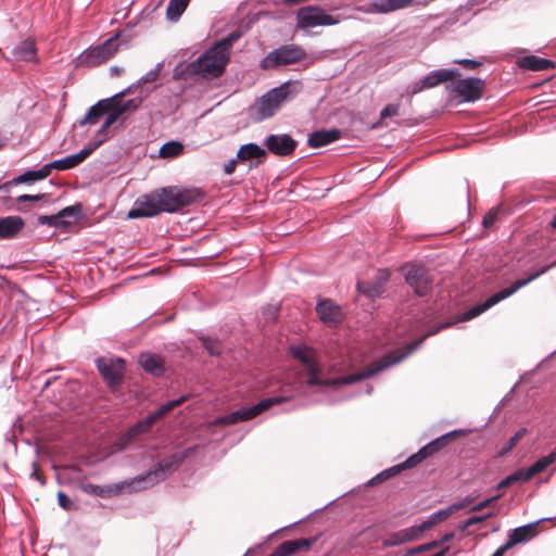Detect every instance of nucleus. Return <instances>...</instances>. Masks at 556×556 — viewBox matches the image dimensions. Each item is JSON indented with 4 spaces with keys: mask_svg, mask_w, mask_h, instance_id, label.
I'll return each mask as SVG.
<instances>
[{
    "mask_svg": "<svg viewBox=\"0 0 556 556\" xmlns=\"http://www.w3.org/2000/svg\"><path fill=\"white\" fill-rule=\"evenodd\" d=\"M415 349V345H409L406 351H393L389 354H386L379 361L372 362L369 364L364 370L350 374L343 377H339L336 379H321L320 378V367L319 364L315 359L314 350L307 348L305 345H298L291 348V353L294 358L299 359L307 371V380L306 383L308 386H321V387H337L342 384H352L362 380H365L388 367L397 364L402 359H404L408 354H410Z\"/></svg>",
    "mask_w": 556,
    "mask_h": 556,
    "instance_id": "obj_1",
    "label": "nucleus"
},
{
    "mask_svg": "<svg viewBox=\"0 0 556 556\" xmlns=\"http://www.w3.org/2000/svg\"><path fill=\"white\" fill-rule=\"evenodd\" d=\"M240 37L241 33L236 30L215 42L201 56L188 64L187 72L206 79L222 76L230 60L231 48Z\"/></svg>",
    "mask_w": 556,
    "mask_h": 556,
    "instance_id": "obj_2",
    "label": "nucleus"
},
{
    "mask_svg": "<svg viewBox=\"0 0 556 556\" xmlns=\"http://www.w3.org/2000/svg\"><path fill=\"white\" fill-rule=\"evenodd\" d=\"M301 88L302 85L300 81H287L269 90L255 103V119L263 121L274 116L280 105L288 99L298 94Z\"/></svg>",
    "mask_w": 556,
    "mask_h": 556,
    "instance_id": "obj_3",
    "label": "nucleus"
},
{
    "mask_svg": "<svg viewBox=\"0 0 556 556\" xmlns=\"http://www.w3.org/2000/svg\"><path fill=\"white\" fill-rule=\"evenodd\" d=\"M160 195V205L163 212L175 213L203 199L204 193L198 188H181L169 186L155 189Z\"/></svg>",
    "mask_w": 556,
    "mask_h": 556,
    "instance_id": "obj_4",
    "label": "nucleus"
},
{
    "mask_svg": "<svg viewBox=\"0 0 556 556\" xmlns=\"http://www.w3.org/2000/svg\"><path fill=\"white\" fill-rule=\"evenodd\" d=\"M556 266V261L549 265L541 267L538 271L534 274H531L525 279H518L516 280L509 288L503 289L490 298H488L483 303L477 304L469 308L467 312L464 313L462 320H469L472 319L480 314L484 313L495 304L500 303L501 301L507 299L508 296L513 295L515 292H517L520 288L527 286L534 279L539 278L541 275L548 271L551 268Z\"/></svg>",
    "mask_w": 556,
    "mask_h": 556,
    "instance_id": "obj_5",
    "label": "nucleus"
},
{
    "mask_svg": "<svg viewBox=\"0 0 556 556\" xmlns=\"http://www.w3.org/2000/svg\"><path fill=\"white\" fill-rule=\"evenodd\" d=\"M306 58L305 50L299 45H283L270 51L260 63L264 71L274 70L280 66L293 65Z\"/></svg>",
    "mask_w": 556,
    "mask_h": 556,
    "instance_id": "obj_6",
    "label": "nucleus"
},
{
    "mask_svg": "<svg viewBox=\"0 0 556 556\" xmlns=\"http://www.w3.org/2000/svg\"><path fill=\"white\" fill-rule=\"evenodd\" d=\"M198 446H191L184 451L172 454L170 456L162 459L157 464V468L155 470L147 472V475L139 477L134 480L131 483H141L147 482L150 485L155 484L156 482L165 479L166 472H172L178 469V467L195 451Z\"/></svg>",
    "mask_w": 556,
    "mask_h": 556,
    "instance_id": "obj_7",
    "label": "nucleus"
},
{
    "mask_svg": "<svg viewBox=\"0 0 556 556\" xmlns=\"http://www.w3.org/2000/svg\"><path fill=\"white\" fill-rule=\"evenodd\" d=\"M286 401V397L282 396H275V397H267L258 402L257 404L248 407L242 408L236 412H232L228 415L218 417L211 421V426H229L235 425L239 421H247L250 419H253L254 417L258 416L263 412L267 410L274 405L281 404Z\"/></svg>",
    "mask_w": 556,
    "mask_h": 556,
    "instance_id": "obj_8",
    "label": "nucleus"
},
{
    "mask_svg": "<svg viewBox=\"0 0 556 556\" xmlns=\"http://www.w3.org/2000/svg\"><path fill=\"white\" fill-rule=\"evenodd\" d=\"M339 23L333 15L325 12L319 7L307 5L298 10L296 26L301 29H309L318 26H331Z\"/></svg>",
    "mask_w": 556,
    "mask_h": 556,
    "instance_id": "obj_9",
    "label": "nucleus"
},
{
    "mask_svg": "<svg viewBox=\"0 0 556 556\" xmlns=\"http://www.w3.org/2000/svg\"><path fill=\"white\" fill-rule=\"evenodd\" d=\"M117 48L116 39L110 38L103 43L84 51L78 58V63L86 67L98 66L111 59L116 53Z\"/></svg>",
    "mask_w": 556,
    "mask_h": 556,
    "instance_id": "obj_10",
    "label": "nucleus"
},
{
    "mask_svg": "<svg viewBox=\"0 0 556 556\" xmlns=\"http://www.w3.org/2000/svg\"><path fill=\"white\" fill-rule=\"evenodd\" d=\"M406 268L405 280L414 292L418 296L429 294L433 286V277L429 269L419 264L407 265Z\"/></svg>",
    "mask_w": 556,
    "mask_h": 556,
    "instance_id": "obj_11",
    "label": "nucleus"
},
{
    "mask_svg": "<svg viewBox=\"0 0 556 556\" xmlns=\"http://www.w3.org/2000/svg\"><path fill=\"white\" fill-rule=\"evenodd\" d=\"M160 195L155 190L140 195L135 201L132 208L128 211L127 218H146L159 215L163 212L160 205Z\"/></svg>",
    "mask_w": 556,
    "mask_h": 556,
    "instance_id": "obj_12",
    "label": "nucleus"
},
{
    "mask_svg": "<svg viewBox=\"0 0 556 556\" xmlns=\"http://www.w3.org/2000/svg\"><path fill=\"white\" fill-rule=\"evenodd\" d=\"M189 399V395H182L177 400L169 401L166 404L162 405L156 412L150 414L146 419L137 422L135 426H132L128 432L127 435L129 438L137 437L141 433H144L150 430V428L162 417H164L166 414H168L170 410L176 408L177 406L184 404Z\"/></svg>",
    "mask_w": 556,
    "mask_h": 556,
    "instance_id": "obj_13",
    "label": "nucleus"
},
{
    "mask_svg": "<svg viewBox=\"0 0 556 556\" xmlns=\"http://www.w3.org/2000/svg\"><path fill=\"white\" fill-rule=\"evenodd\" d=\"M98 369L111 388L118 387L124 378L125 361L123 358L101 357L97 361Z\"/></svg>",
    "mask_w": 556,
    "mask_h": 556,
    "instance_id": "obj_14",
    "label": "nucleus"
},
{
    "mask_svg": "<svg viewBox=\"0 0 556 556\" xmlns=\"http://www.w3.org/2000/svg\"><path fill=\"white\" fill-rule=\"evenodd\" d=\"M81 213V205L75 204L61 210L54 215H40L38 223L55 228H67L73 225Z\"/></svg>",
    "mask_w": 556,
    "mask_h": 556,
    "instance_id": "obj_15",
    "label": "nucleus"
},
{
    "mask_svg": "<svg viewBox=\"0 0 556 556\" xmlns=\"http://www.w3.org/2000/svg\"><path fill=\"white\" fill-rule=\"evenodd\" d=\"M485 83L481 78H465L458 79L453 85V92H455L463 101L473 102L482 97Z\"/></svg>",
    "mask_w": 556,
    "mask_h": 556,
    "instance_id": "obj_16",
    "label": "nucleus"
},
{
    "mask_svg": "<svg viewBox=\"0 0 556 556\" xmlns=\"http://www.w3.org/2000/svg\"><path fill=\"white\" fill-rule=\"evenodd\" d=\"M460 76V73L458 70H439L431 72L429 75H427L425 78L416 81L413 86L412 93H418L425 89L433 88L441 83H445L448 80H453Z\"/></svg>",
    "mask_w": 556,
    "mask_h": 556,
    "instance_id": "obj_17",
    "label": "nucleus"
},
{
    "mask_svg": "<svg viewBox=\"0 0 556 556\" xmlns=\"http://www.w3.org/2000/svg\"><path fill=\"white\" fill-rule=\"evenodd\" d=\"M103 140L104 139L99 140L96 144L87 147L76 154L67 155L64 159L55 160L51 163H48L47 167L49 169V173L51 174L52 169L67 170L78 166L80 163H83L87 157L91 155V153L103 142Z\"/></svg>",
    "mask_w": 556,
    "mask_h": 556,
    "instance_id": "obj_18",
    "label": "nucleus"
},
{
    "mask_svg": "<svg viewBox=\"0 0 556 556\" xmlns=\"http://www.w3.org/2000/svg\"><path fill=\"white\" fill-rule=\"evenodd\" d=\"M264 144L270 153L279 156L291 155L296 148V141L288 134L269 135Z\"/></svg>",
    "mask_w": 556,
    "mask_h": 556,
    "instance_id": "obj_19",
    "label": "nucleus"
},
{
    "mask_svg": "<svg viewBox=\"0 0 556 556\" xmlns=\"http://www.w3.org/2000/svg\"><path fill=\"white\" fill-rule=\"evenodd\" d=\"M421 534L422 532L421 529L419 528V525L413 526L390 533L387 538L382 540V545L384 547L397 546L404 543L416 541L421 536Z\"/></svg>",
    "mask_w": 556,
    "mask_h": 556,
    "instance_id": "obj_20",
    "label": "nucleus"
},
{
    "mask_svg": "<svg viewBox=\"0 0 556 556\" xmlns=\"http://www.w3.org/2000/svg\"><path fill=\"white\" fill-rule=\"evenodd\" d=\"M390 274L387 270H381L372 281H362L357 283L359 292L368 298L380 296L384 292V285L389 280Z\"/></svg>",
    "mask_w": 556,
    "mask_h": 556,
    "instance_id": "obj_21",
    "label": "nucleus"
},
{
    "mask_svg": "<svg viewBox=\"0 0 556 556\" xmlns=\"http://www.w3.org/2000/svg\"><path fill=\"white\" fill-rule=\"evenodd\" d=\"M319 318L328 325H337L342 320V312L340 306L331 300H323L316 306Z\"/></svg>",
    "mask_w": 556,
    "mask_h": 556,
    "instance_id": "obj_22",
    "label": "nucleus"
},
{
    "mask_svg": "<svg viewBox=\"0 0 556 556\" xmlns=\"http://www.w3.org/2000/svg\"><path fill=\"white\" fill-rule=\"evenodd\" d=\"M314 539H298L291 541H285L280 545H278L271 554L268 556H290L300 551L308 549L313 543Z\"/></svg>",
    "mask_w": 556,
    "mask_h": 556,
    "instance_id": "obj_23",
    "label": "nucleus"
},
{
    "mask_svg": "<svg viewBox=\"0 0 556 556\" xmlns=\"http://www.w3.org/2000/svg\"><path fill=\"white\" fill-rule=\"evenodd\" d=\"M538 533V523H529L519 528L514 529L508 534V540L505 543L506 548L527 542L534 538Z\"/></svg>",
    "mask_w": 556,
    "mask_h": 556,
    "instance_id": "obj_24",
    "label": "nucleus"
},
{
    "mask_svg": "<svg viewBox=\"0 0 556 556\" xmlns=\"http://www.w3.org/2000/svg\"><path fill=\"white\" fill-rule=\"evenodd\" d=\"M123 94H114L105 99L106 118L100 127L98 135H104L105 131L123 115L118 108V98Z\"/></svg>",
    "mask_w": 556,
    "mask_h": 556,
    "instance_id": "obj_25",
    "label": "nucleus"
},
{
    "mask_svg": "<svg viewBox=\"0 0 556 556\" xmlns=\"http://www.w3.org/2000/svg\"><path fill=\"white\" fill-rule=\"evenodd\" d=\"M464 434L463 430H454L448 433H445L435 440L431 441L424 447H421L422 452L425 453L426 457H430L433 454L438 453L442 448H444L446 445H448L452 441H454L456 438Z\"/></svg>",
    "mask_w": 556,
    "mask_h": 556,
    "instance_id": "obj_26",
    "label": "nucleus"
},
{
    "mask_svg": "<svg viewBox=\"0 0 556 556\" xmlns=\"http://www.w3.org/2000/svg\"><path fill=\"white\" fill-rule=\"evenodd\" d=\"M341 138L339 129L316 130L308 137V146L312 148H320L327 146Z\"/></svg>",
    "mask_w": 556,
    "mask_h": 556,
    "instance_id": "obj_27",
    "label": "nucleus"
},
{
    "mask_svg": "<svg viewBox=\"0 0 556 556\" xmlns=\"http://www.w3.org/2000/svg\"><path fill=\"white\" fill-rule=\"evenodd\" d=\"M126 485L125 482L118 483V484H112V485H97L92 483H85L81 485V490L91 495L100 496V497H111L118 495L124 486Z\"/></svg>",
    "mask_w": 556,
    "mask_h": 556,
    "instance_id": "obj_28",
    "label": "nucleus"
},
{
    "mask_svg": "<svg viewBox=\"0 0 556 556\" xmlns=\"http://www.w3.org/2000/svg\"><path fill=\"white\" fill-rule=\"evenodd\" d=\"M24 220L20 216L0 218V238L9 239L15 237L24 228Z\"/></svg>",
    "mask_w": 556,
    "mask_h": 556,
    "instance_id": "obj_29",
    "label": "nucleus"
},
{
    "mask_svg": "<svg viewBox=\"0 0 556 556\" xmlns=\"http://www.w3.org/2000/svg\"><path fill=\"white\" fill-rule=\"evenodd\" d=\"M414 0H378L370 4V12L374 13H390L396 10L410 7Z\"/></svg>",
    "mask_w": 556,
    "mask_h": 556,
    "instance_id": "obj_30",
    "label": "nucleus"
},
{
    "mask_svg": "<svg viewBox=\"0 0 556 556\" xmlns=\"http://www.w3.org/2000/svg\"><path fill=\"white\" fill-rule=\"evenodd\" d=\"M519 65L523 70L540 72L554 68L556 63L548 59H543L535 55H527L520 59Z\"/></svg>",
    "mask_w": 556,
    "mask_h": 556,
    "instance_id": "obj_31",
    "label": "nucleus"
},
{
    "mask_svg": "<svg viewBox=\"0 0 556 556\" xmlns=\"http://www.w3.org/2000/svg\"><path fill=\"white\" fill-rule=\"evenodd\" d=\"M266 151L256 143L243 144L237 152V159L239 162H245L250 160H257L258 162H263L266 159Z\"/></svg>",
    "mask_w": 556,
    "mask_h": 556,
    "instance_id": "obj_32",
    "label": "nucleus"
},
{
    "mask_svg": "<svg viewBox=\"0 0 556 556\" xmlns=\"http://www.w3.org/2000/svg\"><path fill=\"white\" fill-rule=\"evenodd\" d=\"M139 362L142 368L153 376L159 377L164 372V362L159 355L141 354Z\"/></svg>",
    "mask_w": 556,
    "mask_h": 556,
    "instance_id": "obj_33",
    "label": "nucleus"
},
{
    "mask_svg": "<svg viewBox=\"0 0 556 556\" xmlns=\"http://www.w3.org/2000/svg\"><path fill=\"white\" fill-rule=\"evenodd\" d=\"M460 506L459 505H452L445 509H441L433 515H431L427 520L422 521L419 525V528L421 529V532L430 530L435 525L446 520L455 510H457Z\"/></svg>",
    "mask_w": 556,
    "mask_h": 556,
    "instance_id": "obj_34",
    "label": "nucleus"
},
{
    "mask_svg": "<svg viewBox=\"0 0 556 556\" xmlns=\"http://www.w3.org/2000/svg\"><path fill=\"white\" fill-rule=\"evenodd\" d=\"M105 108V99L99 100L96 104H93L85 115L83 119L79 121L80 126L85 125H96L99 123L100 118L106 113Z\"/></svg>",
    "mask_w": 556,
    "mask_h": 556,
    "instance_id": "obj_35",
    "label": "nucleus"
},
{
    "mask_svg": "<svg viewBox=\"0 0 556 556\" xmlns=\"http://www.w3.org/2000/svg\"><path fill=\"white\" fill-rule=\"evenodd\" d=\"M49 175H50V173H49V169L46 164L43 167H41L38 170H27V172L23 173L22 175L15 177L9 184L21 185V184H26L29 181L42 180V179L47 178Z\"/></svg>",
    "mask_w": 556,
    "mask_h": 556,
    "instance_id": "obj_36",
    "label": "nucleus"
},
{
    "mask_svg": "<svg viewBox=\"0 0 556 556\" xmlns=\"http://www.w3.org/2000/svg\"><path fill=\"white\" fill-rule=\"evenodd\" d=\"M190 0H169L166 8V17L170 22H177L186 11Z\"/></svg>",
    "mask_w": 556,
    "mask_h": 556,
    "instance_id": "obj_37",
    "label": "nucleus"
},
{
    "mask_svg": "<svg viewBox=\"0 0 556 556\" xmlns=\"http://www.w3.org/2000/svg\"><path fill=\"white\" fill-rule=\"evenodd\" d=\"M184 144L179 141L172 140L165 142L159 150V155L161 159H174L182 154Z\"/></svg>",
    "mask_w": 556,
    "mask_h": 556,
    "instance_id": "obj_38",
    "label": "nucleus"
},
{
    "mask_svg": "<svg viewBox=\"0 0 556 556\" xmlns=\"http://www.w3.org/2000/svg\"><path fill=\"white\" fill-rule=\"evenodd\" d=\"M556 460V452H553L546 456L541 457L533 463L529 468V473L532 478L544 471L549 465Z\"/></svg>",
    "mask_w": 556,
    "mask_h": 556,
    "instance_id": "obj_39",
    "label": "nucleus"
},
{
    "mask_svg": "<svg viewBox=\"0 0 556 556\" xmlns=\"http://www.w3.org/2000/svg\"><path fill=\"white\" fill-rule=\"evenodd\" d=\"M399 473H401L399 466L397 465L392 466V467L381 471L380 473H378L374 478H371L368 481V485H370V486L378 485V484L389 480L390 478H393V477L397 476Z\"/></svg>",
    "mask_w": 556,
    "mask_h": 556,
    "instance_id": "obj_40",
    "label": "nucleus"
},
{
    "mask_svg": "<svg viewBox=\"0 0 556 556\" xmlns=\"http://www.w3.org/2000/svg\"><path fill=\"white\" fill-rule=\"evenodd\" d=\"M141 98L129 100H124L123 97L118 98V108L121 109L122 114L136 112L141 106Z\"/></svg>",
    "mask_w": 556,
    "mask_h": 556,
    "instance_id": "obj_41",
    "label": "nucleus"
},
{
    "mask_svg": "<svg viewBox=\"0 0 556 556\" xmlns=\"http://www.w3.org/2000/svg\"><path fill=\"white\" fill-rule=\"evenodd\" d=\"M426 458L427 457H426L425 453L420 448L417 453L409 456L405 462L397 464V466L400 468V471L402 472L406 469H412V468L416 467L421 462H424Z\"/></svg>",
    "mask_w": 556,
    "mask_h": 556,
    "instance_id": "obj_42",
    "label": "nucleus"
},
{
    "mask_svg": "<svg viewBox=\"0 0 556 556\" xmlns=\"http://www.w3.org/2000/svg\"><path fill=\"white\" fill-rule=\"evenodd\" d=\"M527 433V429L526 428H521L519 429L508 441L507 443H505V445L501 448L500 451V455L501 456H504L506 455L508 452H510L517 444L518 442L526 435Z\"/></svg>",
    "mask_w": 556,
    "mask_h": 556,
    "instance_id": "obj_43",
    "label": "nucleus"
},
{
    "mask_svg": "<svg viewBox=\"0 0 556 556\" xmlns=\"http://www.w3.org/2000/svg\"><path fill=\"white\" fill-rule=\"evenodd\" d=\"M202 345L207 350L211 355H219L222 352V345L218 340L211 338H203Z\"/></svg>",
    "mask_w": 556,
    "mask_h": 556,
    "instance_id": "obj_44",
    "label": "nucleus"
},
{
    "mask_svg": "<svg viewBox=\"0 0 556 556\" xmlns=\"http://www.w3.org/2000/svg\"><path fill=\"white\" fill-rule=\"evenodd\" d=\"M501 497V495H495V496H492L490 498H486L480 503H478L477 505L472 506L470 511H481L483 510L484 508H489V507H492L495 505V503L497 502V500Z\"/></svg>",
    "mask_w": 556,
    "mask_h": 556,
    "instance_id": "obj_45",
    "label": "nucleus"
},
{
    "mask_svg": "<svg viewBox=\"0 0 556 556\" xmlns=\"http://www.w3.org/2000/svg\"><path fill=\"white\" fill-rule=\"evenodd\" d=\"M498 208H491L483 217L482 225L484 228H490L497 219Z\"/></svg>",
    "mask_w": 556,
    "mask_h": 556,
    "instance_id": "obj_46",
    "label": "nucleus"
},
{
    "mask_svg": "<svg viewBox=\"0 0 556 556\" xmlns=\"http://www.w3.org/2000/svg\"><path fill=\"white\" fill-rule=\"evenodd\" d=\"M58 502L59 505L65 510H72L75 507L71 498L64 492L61 491L58 493Z\"/></svg>",
    "mask_w": 556,
    "mask_h": 556,
    "instance_id": "obj_47",
    "label": "nucleus"
},
{
    "mask_svg": "<svg viewBox=\"0 0 556 556\" xmlns=\"http://www.w3.org/2000/svg\"><path fill=\"white\" fill-rule=\"evenodd\" d=\"M455 63L462 65L463 67H465L467 70H476L480 65H482L481 61L469 60V59H459V60H456Z\"/></svg>",
    "mask_w": 556,
    "mask_h": 556,
    "instance_id": "obj_48",
    "label": "nucleus"
},
{
    "mask_svg": "<svg viewBox=\"0 0 556 556\" xmlns=\"http://www.w3.org/2000/svg\"><path fill=\"white\" fill-rule=\"evenodd\" d=\"M25 48L21 49L22 58L26 61L31 60L35 55L36 49L33 42H25Z\"/></svg>",
    "mask_w": 556,
    "mask_h": 556,
    "instance_id": "obj_49",
    "label": "nucleus"
},
{
    "mask_svg": "<svg viewBox=\"0 0 556 556\" xmlns=\"http://www.w3.org/2000/svg\"><path fill=\"white\" fill-rule=\"evenodd\" d=\"M496 513L494 510H491V511H488L486 514L484 515H481V516H472L470 518L467 519V525H478V523H481L483 521H485L488 518H491L495 515Z\"/></svg>",
    "mask_w": 556,
    "mask_h": 556,
    "instance_id": "obj_50",
    "label": "nucleus"
},
{
    "mask_svg": "<svg viewBox=\"0 0 556 556\" xmlns=\"http://www.w3.org/2000/svg\"><path fill=\"white\" fill-rule=\"evenodd\" d=\"M399 114V105L388 104L381 112L380 118H387Z\"/></svg>",
    "mask_w": 556,
    "mask_h": 556,
    "instance_id": "obj_51",
    "label": "nucleus"
},
{
    "mask_svg": "<svg viewBox=\"0 0 556 556\" xmlns=\"http://www.w3.org/2000/svg\"><path fill=\"white\" fill-rule=\"evenodd\" d=\"M514 478L516 479V482H527L532 479V477L529 473L528 468L527 469H519L511 473Z\"/></svg>",
    "mask_w": 556,
    "mask_h": 556,
    "instance_id": "obj_52",
    "label": "nucleus"
},
{
    "mask_svg": "<svg viewBox=\"0 0 556 556\" xmlns=\"http://www.w3.org/2000/svg\"><path fill=\"white\" fill-rule=\"evenodd\" d=\"M30 478H34L37 481H39L41 485L46 484V478L40 472L38 464L36 462L33 463V471L30 472Z\"/></svg>",
    "mask_w": 556,
    "mask_h": 556,
    "instance_id": "obj_53",
    "label": "nucleus"
},
{
    "mask_svg": "<svg viewBox=\"0 0 556 556\" xmlns=\"http://www.w3.org/2000/svg\"><path fill=\"white\" fill-rule=\"evenodd\" d=\"M45 198V194H35V195H31V194H22L20 195L16 201L18 203H24V202H37V201H40L41 199Z\"/></svg>",
    "mask_w": 556,
    "mask_h": 556,
    "instance_id": "obj_54",
    "label": "nucleus"
},
{
    "mask_svg": "<svg viewBox=\"0 0 556 556\" xmlns=\"http://www.w3.org/2000/svg\"><path fill=\"white\" fill-rule=\"evenodd\" d=\"M438 546H439V543H435V541H432V542H429V543L416 546V551L419 554H422V553H426V552H430V551L437 548Z\"/></svg>",
    "mask_w": 556,
    "mask_h": 556,
    "instance_id": "obj_55",
    "label": "nucleus"
},
{
    "mask_svg": "<svg viewBox=\"0 0 556 556\" xmlns=\"http://www.w3.org/2000/svg\"><path fill=\"white\" fill-rule=\"evenodd\" d=\"M237 162H238V159L237 160H230L228 161L225 165H224V172L226 175H230L235 172L236 167H237Z\"/></svg>",
    "mask_w": 556,
    "mask_h": 556,
    "instance_id": "obj_56",
    "label": "nucleus"
},
{
    "mask_svg": "<svg viewBox=\"0 0 556 556\" xmlns=\"http://www.w3.org/2000/svg\"><path fill=\"white\" fill-rule=\"evenodd\" d=\"M454 538H455L454 532H447L439 541H435V543H439V546L444 545V544L448 543L450 541H452Z\"/></svg>",
    "mask_w": 556,
    "mask_h": 556,
    "instance_id": "obj_57",
    "label": "nucleus"
},
{
    "mask_svg": "<svg viewBox=\"0 0 556 556\" xmlns=\"http://www.w3.org/2000/svg\"><path fill=\"white\" fill-rule=\"evenodd\" d=\"M509 548H506V545L504 544L503 546H501L500 548L496 549V552L492 555V556H504V554L508 551Z\"/></svg>",
    "mask_w": 556,
    "mask_h": 556,
    "instance_id": "obj_58",
    "label": "nucleus"
},
{
    "mask_svg": "<svg viewBox=\"0 0 556 556\" xmlns=\"http://www.w3.org/2000/svg\"><path fill=\"white\" fill-rule=\"evenodd\" d=\"M450 551V547L448 546H445L443 547L440 552H438L437 554L432 555V556H446L447 553Z\"/></svg>",
    "mask_w": 556,
    "mask_h": 556,
    "instance_id": "obj_59",
    "label": "nucleus"
},
{
    "mask_svg": "<svg viewBox=\"0 0 556 556\" xmlns=\"http://www.w3.org/2000/svg\"><path fill=\"white\" fill-rule=\"evenodd\" d=\"M510 483L506 482V478L503 479L498 484H497V489L501 490V489H504V488H507L509 486Z\"/></svg>",
    "mask_w": 556,
    "mask_h": 556,
    "instance_id": "obj_60",
    "label": "nucleus"
},
{
    "mask_svg": "<svg viewBox=\"0 0 556 556\" xmlns=\"http://www.w3.org/2000/svg\"><path fill=\"white\" fill-rule=\"evenodd\" d=\"M417 554H419V553L416 551V547H413V548L407 549L404 556H414Z\"/></svg>",
    "mask_w": 556,
    "mask_h": 556,
    "instance_id": "obj_61",
    "label": "nucleus"
},
{
    "mask_svg": "<svg viewBox=\"0 0 556 556\" xmlns=\"http://www.w3.org/2000/svg\"><path fill=\"white\" fill-rule=\"evenodd\" d=\"M131 92V87H128L127 89L118 92L117 94H123V99Z\"/></svg>",
    "mask_w": 556,
    "mask_h": 556,
    "instance_id": "obj_62",
    "label": "nucleus"
},
{
    "mask_svg": "<svg viewBox=\"0 0 556 556\" xmlns=\"http://www.w3.org/2000/svg\"><path fill=\"white\" fill-rule=\"evenodd\" d=\"M506 482L510 483V485H511V484L516 483V479L514 478L513 475H509L506 477Z\"/></svg>",
    "mask_w": 556,
    "mask_h": 556,
    "instance_id": "obj_63",
    "label": "nucleus"
},
{
    "mask_svg": "<svg viewBox=\"0 0 556 556\" xmlns=\"http://www.w3.org/2000/svg\"><path fill=\"white\" fill-rule=\"evenodd\" d=\"M471 526H472V525H467V520H466L464 523H462V525L459 526V530H460V531H465V530H467V529H468L469 527H471Z\"/></svg>",
    "mask_w": 556,
    "mask_h": 556,
    "instance_id": "obj_64",
    "label": "nucleus"
}]
</instances>
